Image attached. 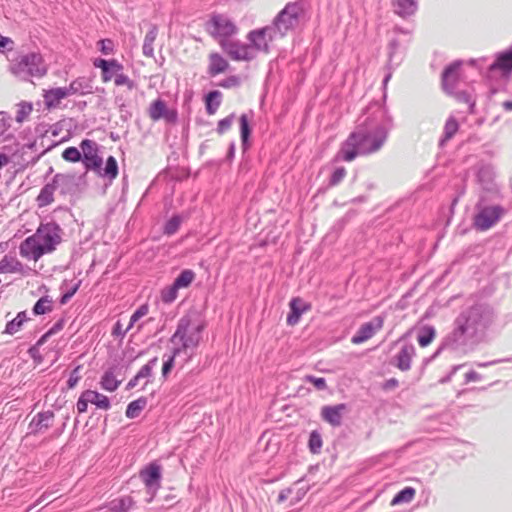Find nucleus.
<instances>
[{
	"instance_id": "38",
	"label": "nucleus",
	"mask_w": 512,
	"mask_h": 512,
	"mask_svg": "<svg viewBox=\"0 0 512 512\" xmlns=\"http://www.w3.org/2000/svg\"><path fill=\"white\" fill-rule=\"evenodd\" d=\"M104 175L111 179H115L118 176V165L116 159L113 156H109L106 160Z\"/></svg>"
},
{
	"instance_id": "3",
	"label": "nucleus",
	"mask_w": 512,
	"mask_h": 512,
	"mask_svg": "<svg viewBox=\"0 0 512 512\" xmlns=\"http://www.w3.org/2000/svg\"><path fill=\"white\" fill-rule=\"evenodd\" d=\"M205 328V321L197 314L185 315L179 320L171 341L181 345L180 351L194 350L200 344Z\"/></svg>"
},
{
	"instance_id": "44",
	"label": "nucleus",
	"mask_w": 512,
	"mask_h": 512,
	"mask_svg": "<svg viewBox=\"0 0 512 512\" xmlns=\"http://www.w3.org/2000/svg\"><path fill=\"white\" fill-rule=\"evenodd\" d=\"M322 447V438L317 431H312L309 438V448L312 453H318Z\"/></svg>"
},
{
	"instance_id": "62",
	"label": "nucleus",
	"mask_w": 512,
	"mask_h": 512,
	"mask_svg": "<svg viewBox=\"0 0 512 512\" xmlns=\"http://www.w3.org/2000/svg\"><path fill=\"white\" fill-rule=\"evenodd\" d=\"M139 378H137V375H135L127 384V389H133L134 387H136L138 385V382H139Z\"/></svg>"
},
{
	"instance_id": "36",
	"label": "nucleus",
	"mask_w": 512,
	"mask_h": 512,
	"mask_svg": "<svg viewBox=\"0 0 512 512\" xmlns=\"http://www.w3.org/2000/svg\"><path fill=\"white\" fill-rule=\"evenodd\" d=\"M457 81V66L451 65L446 68L442 75V83L445 89L452 88Z\"/></svg>"
},
{
	"instance_id": "35",
	"label": "nucleus",
	"mask_w": 512,
	"mask_h": 512,
	"mask_svg": "<svg viewBox=\"0 0 512 512\" xmlns=\"http://www.w3.org/2000/svg\"><path fill=\"white\" fill-rule=\"evenodd\" d=\"M53 301L49 297H41L33 307L35 315H43L52 311Z\"/></svg>"
},
{
	"instance_id": "40",
	"label": "nucleus",
	"mask_w": 512,
	"mask_h": 512,
	"mask_svg": "<svg viewBox=\"0 0 512 512\" xmlns=\"http://www.w3.org/2000/svg\"><path fill=\"white\" fill-rule=\"evenodd\" d=\"M178 288L172 283L170 286L165 287L161 292V300L164 303L173 302L178 296Z\"/></svg>"
},
{
	"instance_id": "60",
	"label": "nucleus",
	"mask_w": 512,
	"mask_h": 512,
	"mask_svg": "<svg viewBox=\"0 0 512 512\" xmlns=\"http://www.w3.org/2000/svg\"><path fill=\"white\" fill-rule=\"evenodd\" d=\"M397 386H398V380L395 378H391L384 383L383 388L386 390H389V389H393Z\"/></svg>"
},
{
	"instance_id": "28",
	"label": "nucleus",
	"mask_w": 512,
	"mask_h": 512,
	"mask_svg": "<svg viewBox=\"0 0 512 512\" xmlns=\"http://www.w3.org/2000/svg\"><path fill=\"white\" fill-rule=\"evenodd\" d=\"M29 320L27 317L26 312H19L15 318H13L11 321H9L6 324L5 332L13 335L17 332H19L23 325Z\"/></svg>"
},
{
	"instance_id": "47",
	"label": "nucleus",
	"mask_w": 512,
	"mask_h": 512,
	"mask_svg": "<svg viewBox=\"0 0 512 512\" xmlns=\"http://www.w3.org/2000/svg\"><path fill=\"white\" fill-rule=\"evenodd\" d=\"M81 370H82V366L78 365L70 373L69 379L67 381V386L69 389H73L77 386L78 382L80 381V379L82 377Z\"/></svg>"
},
{
	"instance_id": "51",
	"label": "nucleus",
	"mask_w": 512,
	"mask_h": 512,
	"mask_svg": "<svg viewBox=\"0 0 512 512\" xmlns=\"http://www.w3.org/2000/svg\"><path fill=\"white\" fill-rule=\"evenodd\" d=\"M232 124H233V115H229V116L225 117L224 119H221L217 125V133L219 135H223L225 132H227L232 127Z\"/></svg>"
},
{
	"instance_id": "45",
	"label": "nucleus",
	"mask_w": 512,
	"mask_h": 512,
	"mask_svg": "<svg viewBox=\"0 0 512 512\" xmlns=\"http://www.w3.org/2000/svg\"><path fill=\"white\" fill-rule=\"evenodd\" d=\"M94 66L101 69L102 76L107 75L109 66L118 68V61L115 59L105 60V59H97L94 62Z\"/></svg>"
},
{
	"instance_id": "54",
	"label": "nucleus",
	"mask_w": 512,
	"mask_h": 512,
	"mask_svg": "<svg viewBox=\"0 0 512 512\" xmlns=\"http://www.w3.org/2000/svg\"><path fill=\"white\" fill-rule=\"evenodd\" d=\"M129 330L130 329H127V327L124 328L120 321H117L113 326L111 334L115 338L123 339Z\"/></svg>"
},
{
	"instance_id": "61",
	"label": "nucleus",
	"mask_w": 512,
	"mask_h": 512,
	"mask_svg": "<svg viewBox=\"0 0 512 512\" xmlns=\"http://www.w3.org/2000/svg\"><path fill=\"white\" fill-rule=\"evenodd\" d=\"M12 43H13L12 39L0 34V48H5L8 44H12Z\"/></svg>"
},
{
	"instance_id": "46",
	"label": "nucleus",
	"mask_w": 512,
	"mask_h": 512,
	"mask_svg": "<svg viewBox=\"0 0 512 512\" xmlns=\"http://www.w3.org/2000/svg\"><path fill=\"white\" fill-rule=\"evenodd\" d=\"M347 175V170L344 167H338L332 173L329 184L331 186H337L340 184Z\"/></svg>"
},
{
	"instance_id": "48",
	"label": "nucleus",
	"mask_w": 512,
	"mask_h": 512,
	"mask_svg": "<svg viewBox=\"0 0 512 512\" xmlns=\"http://www.w3.org/2000/svg\"><path fill=\"white\" fill-rule=\"evenodd\" d=\"M180 352V348H175L173 351V354L168 357L166 361H164L162 366V376L164 378L167 377V375L171 372L172 368L174 367V359L175 356Z\"/></svg>"
},
{
	"instance_id": "27",
	"label": "nucleus",
	"mask_w": 512,
	"mask_h": 512,
	"mask_svg": "<svg viewBox=\"0 0 512 512\" xmlns=\"http://www.w3.org/2000/svg\"><path fill=\"white\" fill-rule=\"evenodd\" d=\"M89 88L90 85L85 78H77L73 80L69 86L64 87L68 97L76 94H85Z\"/></svg>"
},
{
	"instance_id": "43",
	"label": "nucleus",
	"mask_w": 512,
	"mask_h": 512,
	"mask_svg": "<svg viewBox=\"0 0 512 512\" xmlns=\"http://www.w3.org/2000/svg\"><path fill=\"white\" fill-rule=\"evenodd\" d=\"M149 308L147 305L140 306L131 316L127 329H132L134 325L144 316L148 314Z\"/></svg>"
},
{
	"instance_id": "8",
	"label": "nucleus",
	"mask_w": 512,
	"mask_h": 512,
	"mask_svg": "<svg viewBox=\"0 0 512 512\" xmlns=\"http://www.w3.org/2000/svg\"><path fill=\"white\" fill-rule=\"evenodd\" d=\"M504 213L505 210L499 205L482 207L473 218V226L478 231H487L496 225Z\"/></svg>"
},
{
	"instance_id": "33",
	"label": "nucleus",
	"mask_w": 512,
	"mask_h": 512,
	"mask_svg": "<svg viewBox=\"0 0 512 512\" xmlns=\"http://www.w3.org/2000/svg\"><path fill=\"white\" fill-rule=\"evenodd\" d=\"M37 204L39 207H45L54 201V187L45 185L37 196Z\"/></svg>"
},
{
	"instance_id": "24",
	"label": "nucleus",
	"mask_w": 512,
	"mask_h": 512,
	"mask_svg": "<svg viewBox=\"0 0 512 512\" xmlns=\"http://www.w3.org/2000/svg\"><path fill=\"white\" fill-rule=\"evenodd\" d=\"M476 315H478V309L476 308H471L467 314H461L455 321L454 335L462 337L468 330L469 318Z\"/></svg>"
},
{
	"instance_id": "37",
	"label": "nucleus",
	"mask_w": 512,
	"mask_h": 512,
	"mask_svg": "<svg viewBox=\"0 0 512 512\" xmlns=\"http://www.w3.org/2000/svg\"><path fill=\"white\" fill-rule=\"evenodd\" d=\"M459 124L454 117H450L445 125H444V137L440 141V144L443 145L446 141L450 140L458 131Z\"/></svg>"
},
{
	"instance_id": "5",
	"label": "nucleus",
	"mask_w": 512,
	"mask_h": 512,
	"mask_svg": "<svg viewBox=\"0 0 512 512\" xmlns=\"http://www.w3.org/2000/svg\"><path fill=\"white\" fill-rule=\"evenodd\" d=\"M206 31L215 39L219 46L237 35L239 29L236 23L223 14H214L206 23Z\"/></svg>"
},
{
	"instance_id": "17",
	"label": "nucleus",
	"mask_w": 512,
	"mask_h": 512,
	"mask_svg": "<svg viewBox=\"0 0 512 512\" xmlns=\"http://www.w3.org/2000/svg\"><path fill=\"white\" fill-rule=\"evenodd\" d=\"M67 97L68 95L64 87H56L43 91L44 104L49 110L59 107L61 101Z\"/></svg>"
},
{
	"instance_id": "12",
	"label": "nucleus",
	"mask_w": 512,
	"mask_h": 512,
	"mask_svg": "<svg viewBox=\"0 0 512 512\" xmlns=\"http://www.w3.org/2000/svg\"><path fill=\"white\" fill-rule=\"evenodd\" d=\"M384 318L382 316H376L369 322L362 324L354 336L351 338V342L355 345L366 342L371 339L378 331L383 328Z\"/></svg>"
},
{
	"instance_id": "57",
	"label": "nucleus",
	"mask_w": 512,
	"mask_h": 512,
	"mask_svg": "<svg viewBox=\"0 0 512 512\" xmlns=\"http://www.w3.org/2000/svg\"><path fill=\"white\" fill-rule=\"evenodd\" d=\"M157 34H158V30H157L156 26H152L150 28V30L146 33L144 42L147 44L153 45L156 40Z\"/></svg>"
},
{
	"instance_id": "30",
	"label": "nucleus",
	"mask_w": 512,
	"mask_h": 512,
	"mask_svg": "<svg viewBox=\"0 0 512 512\" xmlns=\"http://www.w3.org/2000/svg\"><path fill=\"white\" fill-rule=\"evenodd\" d=\"M196 277V274L191 269H185L183 270L174 280L173 284L178 289H185L188 288L191 283L194 281Z\"/></svg>"
},
{
	"instance_id": "15",
	"label": "nucleus",
	"mask_w": 512,
	"mask_h": 512,
	"mask_svg": "<svg viewBox=\"0 0 512 512\" xmlns=\"http://www.w3.org/2000/svg\"><path fill=\"white\" fill-rule=\"evenodd\" d=\"M140 477L143 483L149 489L159 488L161 479V467L156 463H151L140 472Z\"/></svg>"
},
{
	"instance_id": "21",
	"label": "nucleus",
	"mask_w": 512,
	"mask_h": 512,
	"mask_svg": "<svg viewBox=\"0 0 512 512\" xmlns=\"http://www.w3.org/2000/svg\"><path fill=\"white\" fill-rule=\"evenodd\" d=\"M490 70H501L504 73H510L512 71V49L500 53L490 66Z\"/></svg>"
},
{
	"instance_id": "63",
	"label": "nucleus",
	"mask_w": 512,
	"mask_h": 512,
	"mask_svg": "<svg viewBox=\"0 0 512 512\" xmlns=\"http://www.w3.org/2000/svg\"><path fill=\"white\" fill-rule=\"evenodd\" d=\"M9 163V157L6 154L0 153V170Z\"/></svg>"
},
{
	"instance_id": "50",
	"label": "nucleus",
	"mask_w": 512,
	"mask_h": 512,
	"mask_svg": "<svg viewBox=\"0 0 512 512\" xmlns=\"http://www.w3.org/2000/svg\"><path fill=\"white\" fill-rule=\"evenodd\" d=\"M240 128H241V139L243 144H245L248 140V137L250 135V127L248 123V118L245 114L241 115L240 117Z\"/></svg>"
},
{
	"instance_id": "1",
	"label": "nucleus",
	"mask_w": 512,
	"mask_h": 512,
	"mask_svg": "<svg viewBox=\"0 0 512 512\" xmlns=\"http://www.w3.org/2000/svg\"><path fill=\"white\" fill-rule=\"evenodd\" d=\"M61 242V229L57 224H40L34 234L20 243L19 255L36 264L42 257L54 253Z\"/></svg>"
},
{
	"instance_id": "25",
	"label": "nucleus",
	"mask_w": 512,
	"mask_h": 512,
	"mask_svg": "<svg viewBox=\"0 0 512 512\" xmlns=\"http://www.w3.org/2000/svg\"><path fill=\"white\" fill-rule=\"evenodd\" d=\"M204 101L207 114L212 116L217 112L221 105L222 93L218 90L211 91L205 96Z\"/></svg>"
},
{
	"instance_id": "52",
	"label": "nucleus",
	"mask_w": 512,
	"mask_h": 512,
	"mask_svg": "<svg viewBox=\"0 0 512 512\" xmlns=\"http://www.w3.org/2000/svg\"><path fill=\"white\" fill-rule=\"evenodd\" d=\"M304 380L314 385L317 390H324L327 388L326 380L322 377H315L312 375H306Z\"/></svg>"
},
{
	"instance_id": "55",
	"label": "nucleus",
	"mask_w": 512,
	"mask_h": 512,
	"mask_svg": "<svg viewBox=\"0 0 512 512\" xmlns=\"http://www.w3.org/2000/svg\"><path fill=\"white\" fill-rule=\"evenodd\" d=\"M107 75L102 76V81L104 83H108L114 80V77L120 72L123 71V66L118 62V68L109 66Z\"/></svg>"
},
{
	"instance_id": "9",
	"label": "nucleus",
	"mask_w": 512,
	"mask_h": 512,
	"mask_svg": "<svg viewBox=\"0 0 512 512\" xmlns=\"http://www.w3.org/2000/svg\"><path fill=\"white\" fill-rule=\"evenodd\" d=\"M88 404H92L96 409L107 411L111 408V403L109 398L96 391V390H85L79 396L76 408L79 414L86 413L88 410Z\"/></svg>"
},
{
	"instance_id": "19",
	"label": "nucleus",
	"mask_w": 512,
	"mask_h": 512,
	"mask_svg": "<svg viewBox=\"0 0 512 512\" xmlns=\"http://www.w3.org/2000/svg\"><path fill=\"white\" fill-rule=\"evenodd\" d=\"M208 61V73L211 76L222 74L229 68V62L217 52L210 53Z\"/></svg>"
},
{
	"instance_id": "20",
	"label": "nucleus",
	"mask_w": 512,
	"mask_h": 512,
	"mask_svg": "<svg viewBox=\"0 0 512 512\" xmlns=\"http://www.w3.org/2000/svg\"><path fill=\"white\" fill-rule=\"evenodd\" d=\"M23 270V264L14 256L5 255L0 260V273L21 274Z\"/></svg>"
},
{
	"instance_id": "64",
	"label": "nucleus",
	"mask_w": 512,
	"mask_h": 512,
	"mask_svg": "<svg viewBox=\"0 0 512 512\" xmlns=\"http://www.w3.org/2000/svg\"><path fill=\"white\" fill-rule=\"evenodd\" d=\"M503 107L505 110L511 111L512 110V101H505L503 103Z\"/></svg>"
},
{
	"instance_id": "53",
	"label": "nucleus",
	"mask_w": 512,
	"mask_h": 512,
	"mask_svg": "<svg viewBox=\"0 0 512 512\" xmlns=\"http://www.w3.org/2000/svg\"><path fill=\"white\" fill-rule=\"evenodd\" d=\"M98 46L100 51L105 54L109 55L113 53L114 50V44L110 39H102L98 42Z\"/></svg>"
},
{
	"instance_id": "18",
	"label": "nucleus",
	"mask_w": 512,
	"mask_h": 512,
	"mask_svg": "<svg viewBox=\"0 0 512 512\" xmlns=\"http://www.w3.org/2000/svg\"><path fill=\"white\" fill-rule=\"evenodd\" d=\"M345 410V404H338L336 406H324L321 409V416L332 426H339L342 421V414Z\"/></svg>"
},
{
	"instance_id": "42",
	"label": "nucleus",
	"mask_w": 512,
	"mask_h": 512,
	"mask_svg": "<svg viewBox=\"0 0 512 512\" xmlns=\"http://www.w3.org/2000/svg\"><path fill=\"white\" fill-rule=\"evenodd\" d=\"M182 223V218L180 216H173L164 226V233L167 235L175 234L180 225Z\"/></svg>"
},
{
	"instance_id": "16",
	"label": "nucleus",
	"mask_w": 512,
	"mask_h": 512,
	"mask_svg": "<svg viewBox=\"0 0 512 512\" xmlns=\"http://www.w3.org/2000/svg\"><path fill=\"white\" fill-rule=\"evenodd\" d=\"M289 307L290 313L287 316V324L290 326L296 325L299 322L301 315L311 309V305L304 302L299 297L291 299Z\"/></svg>"
},
{
	"instance_id": "59",
	"label": "nucleus",
	"mask_w": 512,
	"mask_h": 512,
	"mask_svg": "<svg viewBox=\"0 0 512 512\" xmlns=\"http://www.w3.org/2000/svg\"><path fill=\"white\" fill-rule=\"evenodd\" d=\"M153 53H154L153 45L143 42V54L147 57H151V56H153Z\"/></svg>"
},
{
	"instance_id": "14",
	"label": "nucleus",
	"mask_w": 512,
	"mask_h": 512,
	"mask_svg": "<svg viewBox=\"0 0 512 512\" xmlns=\"http://www.w3.org/2000/svg\"><path fill=\"white\" fill-rule=\"evenodd\" d=\"M54 412L43 411L34 415L29 423L30 433L40 434L47 431L54 423Z\"/></svg>"
},
{
	"instance_id": "26",
	"label": "nucleus",
	"mask_w": 512,
	"mask_h": 512,
	"mask_svg": "<svg viewBox=\"0 0 512 512\" xmlns=\"http://www.w3.org/2000/svg\"><path fill=\"white\" fill-rule=\"evenodd\" d=\"M121 380L116 378L113 369H109L104 372L100 380V386L102 389L108 392H114L118 389L121 384Z\"/></svg>"
},
{
	"instance_id": "13",
	"label": "nucleus",
	"mask_w": 512,
	"mask_h": 512,
	"mask_svg": "<svg viewBox=\"0 0 512 512\" xmlns=\"http://www.w3.org/2000/svg\"><path fill=\"white\" fill-rule=\"evenodd\" d=\"M148 115L154 122L165 119L167 122L174 123L177 120V112L168 109L166 103L161 99H156L150 104Z\"/></svg>"
},
{
	"instance_id": "22",
	"label": "nucleus",
	"mask_w": 512,
	"mask_h": 512,
	"mask_svg": "<svg viewBox=\"0 0 512 512\" xmlns=\"http://www.w3.org/2000/svg\"><path fill=\"white\" fill-rule=\"evenodd\" d=\"M415 353L413 346H404L396 356L397 368L401 371H408L411 368L412 357Z\"/></svg>"
},
{
	"instance_id": "23",
	"label": "nucleus",
	"mask_w": 512,
	"mask_h": 512,
	"mask_svg": "<svg viewBox=\"0 0 512 512\" xmlns=\"http://www.w3.org/2000/svg\"><path fill=\"white\" fill-rule=\"evenodd\" d=\"M395 12L405 18L417 11V3L414 0H392Z\"/></svg>"
},
{
	"instance_id": "4",
	"label": "nucleus",
	"mask_w": 512,
	"mask_h": 512,
	"mask_svg": "<svg viewBox=\"0 0 512 512\" xmlns=\"http://www.w3.org/2000/svg\"><path fill=\"white\" fill-rule=\"evenodd\" d=\"M307 11L301 1L288 3L277 15L274 25L280 38H283L290 30L296 29L306 21Z\"/></svg>"
},
{
	"instance_id": "34",
	"label": "nucleus",
	"mask_w": 512,
	"mask_h": 512,
	"mask_svg": "<svg viewBox=\"0 0 512 512\" xmlns=\"http://www.w3.org/2000/svg\"><path fill=\"white\" fill-rule=\"evenodd\" d=\"M415 493L416 491L414 488L406 487L393 497L391 505L395 506L401 503H409L414 499Z\"/></svg>"
},
{
	"instance_id": "39",
	"label": "nucleus",
	"mask_w": 512,
	"mask_h": 512,
	"mask_svg": "<svg viewBox=\"0 0 512 512\" xmlns=\"http://www.w3.org/2000/svg\"><path fill=\"white\" fill-rule=\"evenodd\" d=\"M157 358H153L148 361L136 374L139 379H149L152 376L154 368L157 366Z\"/></svg>"
},
{
	"instance_id": "49",
	"label": "nucleus",
	"mask_w": 512,
	"mask_h": 512,
	"mask_svg": "<svg viewBox=\"0 0 512 512\" xmlns=\"http://www.w3.org/2000/svg\"><path fill=\"white\" fill-rule=\"evenodd\" d=\"M114 83L116 86H126L128 89H133L134 83L132 80L129 79L127 75H125L122 71H120L115 77H114Z\"/></svg>"
},
{
	"instance_id": "10",
	"label": "nucleus",
	"mask_w": 512,
	"mask_h": 512,
	"mask_svg": "<svg viewBox=\"0 0 512 512\" xmlns=\"http://www.w3.org/2000/svg\"><path fill=\"white\" fill-rule=\"evenodd\" d=\"M82 150V161L87 169L100 172L102 167V158L99 156L98 144L90 139H84L80 143Z\"/></svg>"
},
{
	"instance_id": "11",
	"label": "nucleus",
	"mask_w": 512,
	"mask_h": 512,
	"mask_svg": "<svg viewBox=\"0 0 512 512\" xmlns=\"http://www.w3.org/2000/svg\"><path fill=\"white\" fill-rule=\"evenodd\" d=\"M232 60L249 61L254 58L255 53L250 44H244L231 38L220 46Z\"/></svg>"
},
{
	"instance_id": "32",
	"label": "nucleus",
	"mask_w": 512,
	"mask_h": 512,
	"mask_svg": "<svg viewBox=\"0 0 512 512\" xmlns=\"http://www.w3.org/2000/svg\"><path fill=\"white\" fill-rule=\"evenodd\" d=\"M33 111V105L30 102L22 101L16 106V116L15 120L17 123H23L27 121L30 114Z\"/></svg>"
},
{
	"instance_id": "41",
	"label": "nucleus",
	"mask_w": 512,
	"mask_h": 512,
	"mask_svg": "<svg viewBox=\"0 0 512 512\" xmlns=\"http://www.w3.org/2000/svg\"><path fill=\"white\" fill-rule=\"evenodd\" d=\"M82 154L76 147H68L62 152V158L68 162H79Z\"/></svg>"
},
{
	"instance_id": "6",
	"label": "nucleus",
	"mask_w": 512,
	"mask_h": 512,
	"mask_svg": "<svg viewBox=\"0 0 512 512\" xmlns=\"http://www.w3.org/2000/svg\"><path fill=\"white\" fill-rule=\"evenodd\" d=\"M14 73H26L31 77L41 78L48 72L46 64L41 53L32 51L19 55L13 63Z\"/></svg>"
},
{
	"instance_id": "2",
	"label": "nucleus",
	"mask_w": 512,
	"mask_h": 512,
	"mask_svg": "<svg viewBox=\"0 0 512 512\" xmlns=\"http://www.w3.org/2000/svg\"><path fill=\"white\" fill-rule=\"evenodd\" d=\"M386 137V132L380 128L373 132L355 131L341 144L336 158L352 162L359 155L377 152L384 144Z\"/></svg>"
},
{
	"instance_id": "7",
	"label": "nucleus",
	"mask_w": 512,
	"mask_h": 512,
	"mask_svg": "<svg viewBox=\"0 0 512 512\" xmlns=\"http://www.w3.org/2000/svg\"><path fill=\"white\" fill-rule=\"evenodd\" d=\"M278 38L280 37L274 24L272 26L252 30L247 34V39L250 42L252 50L265 53L269 52L270 43Z\"/></svg>"
},
{
	"instance_id": "56",
	"label": "nucleus",
	"mask_w": 512,
	"mask_h": 512,
	"mask_svg": "<svg viewBox=\"0 0 512 512\" xmlns=\"http://www.w3.org/2000/svg\"><path fill=\"white\" fill-rule=\"evenodd\" d=\"M240 83L239 78L236 76H230L226 79H224L219 86L223 88H232L238 86Z\"/></svg>"
},
{
	"instance_id": "29",
	"label": "nucleus",
	"mask_w": 512,
	"mask_h": 512,
	"mask_svg": "<svg viewBox=\"0 0 512 512\" xmlns=\"http://www.w3.org/2000/svg\"><path fill=\"white\" fill-rule=\"evenodd\" d=\"M147 405V399L145 397H140L132 402H130L126 408L125 415L129 419H134L140 415L142 410Z\"/></svg>"
},
{
	"instance_id": "31",
	"label": "nucleus",
	"mask_w": 512,
	"mask_h": 512,
	"mask_svg": "<svg viewBox=\"0 0 512 512\" xmlns=\"http://www.w3.org/2000/svg\"><path fill=\"white\" fill-rule=\"evenodd\" d=\"M435 337H436V330L434 329V327L424 326L420 330V334L418 335V338H417L418 344L423 348L427 347L428 345H430L433 342Z\"/></svg>"
},
{
	"instance_id": "58",
	"label": "nucleus",
	"mask_w": 512,
	"mask_h": 512,
	"mask_svg": "<svg viewBox=\"0 0 512 512\" xmlns=\"http://www.w3.org/2000/svg\"><path fill=\"white\" fill-rule=\"evenodd\" d=\"M9 128V124L7 123L4 113L0 112V136L3 135Z\"/></svg>"
}]
</instances>
